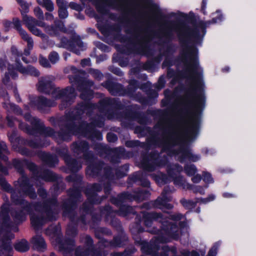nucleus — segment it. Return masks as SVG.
Segmentation results:
<instances>
[{
	"label": "nucleus",
	"instance_id": "nucleus-1",
	"mask_svg": "<svg viewBox=\"0 0 256 256\" xmlns=\"http://www.w3.org/2000/svg\"><path fill=\"white\" fill-rule=\"evenodd\" d=\"M168 27L172 30L175 28L178 42L182 48L179 60L186 67L184 76L192 74L190 78L196 83L194 87L184 88V102L180 112L182 116H192L190 125L185 132L188 136H196L200 130L201 117L206 103L202 72L198 71L200 64L197 46H202L203 36H201L196 27L192 28L182 20L177 22L170 21Z\"/></svg>",
	"mask_w": 256,
	"mask_h": 256
},
{
	"label": "nucleus",
	"instance_id": "nucleus-2",
	"mask_svg": "<svg viewBox=\"0 0 256 256\" xmlns=\"http://www.w3.org/2000/svg\"><path fill=\"white\" fill-rule=\"evenodd\" d=\"M82 176L77 174L68 175L66 178L68 182H73L72 187L67 190L68 198L65 199L62 204V216L70 218L74 214V220L78 225L81 222L85 225L86 224V214H82L77 218V213L76 211L78 208V202L82 197Z\"/></svg>",
	"mask_w": 256,
	"mask_h": 256
},
{
	"label": "nucleus",
	"instance_id": "nucleus-3",
	"mask_svg": "<svg viewBox=\"0 0 256 256\" xmlns=\"http://www.w3.org/2000/svg\"><path fill=\"white\" fill-rule=\"evenodd\" d=\"M98 120H95L91 122L82 120L78 125L76 122H67L64 125V128H60L58 132V138L62 141L69 142L72 136L80 135L91 140L95 139L101 140L102 139V132L96 128Z\"/></svg>",
	"mask_w": 256,
	"mask_h": 256
},
{
	"label": "nucleus",
	"instance_id": "nucleus-4",
	"mask_svg": "<svg viewBox=\"0 0 256 256\" xmlns=\"http://www.w3.org/2000/svg\"><path fill=\"white\" fill-rule=\"evenodd\" d=\"M12 162L13 167L22 175L18 180L20 188L18 192H22L24 196H28L30 199L35 200L37 198V194L33 185L30 183L29 178L25 174L24 167L26 166L32 174H36L38 173V166L26 158H14Z\"/></svg>",
	"mask_w": 256,
	"mask_h": 256
},
{
	"label": "nucleus",
	"instance_id": "nucleus-5",
	"mask_svg": "<svg viewBox=\"0 0 256 256\" xmlns=\"http://www.w3.org/2000/svg\"><path fill=\"white\" fill-rule=\"evenodd\" d=\"M142 220L146 227H150L154 221L160 223V228L154 227L149 231L150 233L158 234L162 232L164 234L174 240L179 238L178 228L176 223L166 220L162 213L144 212H142Z\"/></svg>",
	"mask_w": 256,
	"mask_h": 256
},
{
	"label": "nucleus",
	"instance_id": "nucleus-6",
	"mask_svg": "<svg viewBox=\"0 0 256 256\" xmlns=\"http://www.w3.org/2000/svg\"><path fill=\"white\" fill-rule=\"evenodd\" d=\"M163 134L168 135L166 141L170 142V147L169 150H162V152H168L169 155H178L180 154L178 158L180 163H183L186 159H188L192 152L184 141L182 140L180 137L176 136V132L166 128L163 130Z\"/></svg>",
	"mask_w": 256,
	"mask_h": 256
},
{
	"label": "nucleus",
	"instance_id": "nucleus-7",
	"mask_svg": "<svg viewBox=\"0 0 256 256\" xmlns=\"http://www.w3.org/2000/svg\"><path fill=\"white\" fill-rule=\"evenodd\" d=\"M154 129L158 128L162 130V138L158 136L159 134L158 132L152 130L150 127L146 125L136 126L135 132L142 136H146L148 134H150L151 137L147 140L148 144L162 147V150H169L170 147V142L166 141L168 135L163 134V130L166 128L172 130L170 128L164 127L161 123L158 122L154 125Z\"/></svg>",
	"mask_w": 256,
	"mask_h": 256
},
{
	"label": "nucleus",
	"instance_id": "nucleus-8",
	"mask_svg": "<svg viewBox=\"0 0 256 256\" xmlns=\"http://www.w3.org/2000/svg\"><path fill=\"white\" fill-rule=\"evenodd\" d=\"M16 198V205H22L23 209L25 210L27 214L34 213V210L36 212L44 213L57 212L55 208V207H57L58 205L56 198H48L42 202H30L22 197L20 199L18 198L17 196Z\"/></svg>",
	"mask_w": 256,
	"mask_h": 256
},
{
	"label": "nucleus",
	"instance_id": "nucleus-9",
	"mask_svg": "<svg viewBox=\"0 0 256 256\" xmlns=\"http://www.w3.org/2000/svg\"><path fill=\"white\" fill-rule=\"evenodd\" d=\"M150 196V192L148 190L138 188L132 192L124 191L118 194L116 196H112L110 202L114 206L124 204L126 202L136 201L138 202L148 200Z\"/></svg>",
	"mask_w": 256,
	"mask_h": 256
},
{
	"label": "nucleus",
	"instance_id": "nucleus-10",
	"mask_svg": "<svg viewBox=\"0 0 256 256\" xmlns=\"http://www.w3.org/2000/svg\"><path fill=\"white\" fill-rule=\"evenodd\" d=\"M168 163V160L166 156L160 158L158 152L154 150L143 156L142 164L144 170L152 172L155 170L156 167H164Z\"/></svg>",
	"mask_w": 256,
	"mask_h": 256
},
{
	"label": "nucleus",
	"instance_id": "nucleus-11",
	"mask_svg": "<svg viewBox=\"0 0 256 256\" xmlns=\"http://www.w3.org/2000/svg\"><path fill=\"white\" fill-rule=\"evenodd\" d=\"M76 96V90L73 86H68L57 91L56 98L62 100L59 105L60 109L63 110L70 107L74 102Z\"/></svg>",
	"mask_w": 256,
	"mask_h": 256
},
{
	"label": "nucleus",
	"instance_id": "nucleus-12",
	"mask_svg": "<svg viewBox=\"0 0 256 256\" xmlns=\"http://www.w3.org/2000/svg\"><path fill=\"white\" fill-rule=\"evenodd\" d=\"M44 214L46 216H44L42 214H37L35 213L28 214L30 216L32 226L34 230H39L46 223L52 222L57 220V212Z\"/></svg>",
	"mask_w": 256,
	"mask_h": 256
},
{
	"label": "nucleus",
	"instance_id": "nucleus-13",
	"mask_svg": "<svg viewBox=\"0 0 256 256\" xmlns=\"http://www.w3.org/2000/svg\"><path fill=\"white\" fill-rule=\"evenodd\" d=\"M164 36L165 38L164 40L163 41V44L166 45V49L163 52L162 54L166 57V58L163 62V64H166L168 66L172 65L170 60L168 59L170 56H172L175 52L176 50L174 46L170 42L174 38V34L172 30L170 27H168L164 32Z\"/></svg>",
	"mask_w": 256,
	"mask_h": 256
},
{
	"label": "nucleus",
	"instance_id": "nucleus-14",
	"mask_svg": "<svg viewBox=\"0 0 256 256\" xmlns=\"http://www.w3.org/2000/svg\"><path fill=\"white\" fill-rule=\"evenodd\" d=\"M76 46L80 48L84 46V42L79 36H72L70 39L66 36H62L60 39V47L79 54L80 52Z\"/></svg>",
	"mask_w": 256,
	"mask_h": 256
},
{
	"label": "nucleus",
	"instance_id": "nucleus-15",
	"mask_svg": "<svg viewBox=\"0 0 256 256\" xmlns=\"http://www.w3.org/2000/svg\"><path fill=\"white\" fill-rule=\"evenodd\" d=\"M98 104L100 112H113L122 110L124 108V104L118 98H106L100 100Z\"/></svg>",
	"mask_w": 256,
	"mask_h": 256
},
{
	"label": "nucleus",
	"instance_id": "nucleus-16",
	"mask_svg": "<svg viewBox=\"0 0 256 256\" xmlns=\"http://www.w3.org/2000/svg\"><path fill=\"white\" fill-rule=\"evenodd\" d=\"M102 186L98 183H94L85 188L84 192L87 197V200L92 204H101L106 198V196H99L98 192L102 190Z\"/></svg>",
	"mask_w": 256,
	"mask_h": 256
},
{
	"label": "nucleus",
	"instance_id": "nucleus-17",
	"mask_svg": "<svg viewBox=\"0 0 256 256\" xmlns=\"http://www.w3.org/2000/svg\"><path fill=\"white\" fill-rule=\"evenodd\" d=\"M23 23L34 35L42 38H44L46 36L42 32L41 30L36 28V26L44 27V22L38 20L32 16H26L24 18Z\"/></svg>",
	"mask_w": 256,
	"mask_h": 256
},
{
	"label": "nucleus",
	"instance_id": "nucleus-18",
	"mask_svg": "<svg viewBox=\"0 0 256 256\" xmlns=\"http://www.w3.org/2000/svg\"><path fill=\"white\" fill-rule=\"evenodd\" d=\"M30 104L32 107H36L42 112H44L47 108L54 107L55 106L54 100L42 96L31 98Z\"/></svg>",
	"mask_w": 256,
	"mask_h": 256
},
{
	"label": "nucleus",
	"instance_id": "nucleus-19",
	"mask_svg": "<svg viewBox=\"0 0 256 256\" xmlns=\"http://www.w3.org/2000/svg\"><path fill=\"white\" fill-rule=\"evenodd\" d=\"M68 78L70 83L76 86L79 92L90 90V88L94 84L93 81L86 80L80 74L70 75Z\"/></svg>",
	"mask_w": 256,
	"mask_h": 256
},
{
	"label": "nucleus",
	"instance_id": "nucleus-20",
	"mask_svg": "<svg viewBox=\"0 0 256 256\" xmlns=\"http://www.w3.org/2000/svg\"><path fill=\"white\" fill-rule=\"evenodd\" d=\"M10 140L11 142H16V146L19 144L26 145L32 148H40L44 146V143L40 138L28 140L20 136H12L10 138Z\"/></svg>",
	"mask_w": 256,
	"mask_h": 256
},
{
	"label": "nucleus",
	"instance_id": "nucleus-21",
	"mask_svg": "<svg viewBox=\"0 0 256 256\" xmlns=\"http://www.w3.org/2000/svg\"><path fill=\"white\" fill-rule=\"evenodd\" d=\"M24 117L26 121L30 123L32 126L26 123L20 122L19 124V128L28 134L34 136V128H36V125L34 124L36 123L37 121L39 123L40 121V119L36 117H32L31 114L28 112L24 114Z\"/></svg>",
	"mask_w": 256,
	"mask_h": 256
},
{
	"label": "nucleus",
	"instance_id": "nucleus-22",
	"mask_svg": "<svg viewBox=\"0 0 256 256\" xmlns=\"http://www.w3.org/2000/svg\"><path fill=\"white\" fill-rule=\"evenodd\" d=\"M10 205L8 203H4L0 206V225L2 228L10 230L11 228V221L9 215Z\"/></svg>",
	"mask_w": 256,
	"mask_h": 256
},
{
	"label": "nucleus",
	"instance_id": "nucleus-23",
	"mask_svg": "<svg viewBox=\"0 0 256 256\" xmlns=\"http://www.w3.org/2000/svg\"><path fill=\"white\" fill-rule=\"evenodd\" d=\"M102 86L113 96H124V86L120 83L108 80L102 84Z\"/></svg>",
	"mask_w": 256,
	"mask_h": 256
},
{
	"label": "nucleus",
	"instance_id": "nucleus-24",
	"mask_svg": "<svg viewBox=\"0 0 256 256\" xmlns=\"http://www.w3.org/2000/svg\"><path fill=\"white\" fill-rule=\"evenodd\" d=\"M105 164L104 161L96 159L88 164L86 172L93 178L100 176H102V170Z\"/></svg>",
	"mask_w": 256,
	"mask_h": 256
},
{
	"label": "nucleus",
	"instance_id": "nucleus-25",
	"mask_svg": "<svg viewBox=\"0 0 256 256\" xmlns=\"http://www.w3.org/2000/svg\"><path fill=\"white\" fill-rule=\"evenodd\" d=\"M96 238L100 240L102 242L108 243L110 246L114 248L123 246L125 245L124 242L128 240V237L122 234L114 236L113 239L110 241H108L103 237L99 236L97 233L96 234Z\"/></svg>",
	"mask_w": 256,
	"mask_h": 256
},
{
	"label": "nucleus",
	"instance_id": "nucleus-26",
	"mask_svg": "<svg viewBox=\"0 0 256 256\" xmlns=\"http://www.w3.org/2000/svg\"><path fill=\"white\" fill-rule=\"evenodd\" d=\"M38 178H41L46 182H55L58 179V176L52 171L49 170H42L38 166V173L33 174Z\"/></svg>",
	"mask_w": 256,
	"mask_h": 256
},
{
	"label": "nucleus",
	"instance_id": "nucleus-27",
	"mask_svg": "<svg viewBox=\"0 0 256 256\" xmlns=\"http://www.w3.org/2000/svg\"><path fill=\"white\" fill-rule=\"evenodd\" d=\"M15 62L16 68L20 73L36 77H38L40 75L39 70L34 66L31 65H28L26 67L24 66L19 58H16Z\"/></svg>",
	"mask_w": 256,
	"mask_h": 256
},
{
	"label": "nucleus",
	"instance_id": "nucleus-28",
	"mask_svg": "<svg viewBox=\"0 0 256 256\" xmlns=\"http://www.w3.org/2000/svg\"><path fill=\"white\" fill-rule=\"evenodd\" d=\"M12 251L10 238L8 234H4L0 238V256H12Z\"/></svg>",
	"mask_w": 256,
	"mask_h": 256
},
{
	"label": "nucleus",
	"instance_id": "nucleus-29",
	"mask_svg": "<svg viewBox=\"0 0 256 256\" xmlns=\"http://www.w3.org/2000/svg\"><path fill=\"white\" fill-rule=\"evenodd\" d=\"M0 186L2 190L11 194V200L16 205V202L15 200L16 198V196L18 197V198L20 199L22 198L21 196H19L16 193V190L8 182L6 178L2 176H0Z\"/></svg>",
	"mask_w": 256,
	"mask_h": 256
},
{
	"label": "nucleus",
	"instance_id": "nucleus-30",
	"mask_svg": "<svg viewBox=\"0 0 256 256\" xmlns=\"http://www.w3.org/2000/svg\"><path fill=\"white\" fill-rule=\"evenodd\" d=\"M38 156L48 167H54L58 162V159L56 154L40 151L38 152Z\"/></svg>",
	"mask_w": 256,
	"mask_h": 256
},
{
	"label": "nucleus",
	"instance_id": "nucleus-31",
	"mask_svg": "<svg viewBox=\"0 0 256 256\" xmlns=\"http://www.w3.org/2000/svg\"><path fill=\"white\" fill-rule=\"evenodd\" d=\"M140 108V106L136 104L128 106L124 104V108L122 110V114L126 119L134 120Z\"/></svg>",
	"mask_w": 256,
	"mask_h": 256
},
{
	"label": "nucleus",
	"instance_id": "nucleus-32",
	"mask_svg": "<svg viewBox=\"0 0 256 256\" xmlns=\"http://www.w3.org/2000/svg\"><path fill=\"white\" fill-rule=\"evenodd\" d=\"M3 24L6 32L9 31L12 26V28L18 32L19 34L24 30L22 28V22L17 17L13 18L12 21L4 20Z\"/></svg>",
	"mask_w": 256,
	"mask_h": 256
},
{
	"label": "nucleus",
	"instance_id": "nucleus-33",
	"mask_svg": "<svg viewBox=\"0 0 256 256\" xmlns=\"http://www.w3.org/2000/svg\"><path fill=\"white\" fill-rule=\"evenodd\" d=\"M160 249V246L156 242H148L145 241L141 246L140 250L142 254L153 256Z\"/></svg>",
	"mask_w": 256,
	"mask_h": 256
},
{
	"label": "nucleus",
	"instance_id": "nucleus-34",
	"mask_svg": "<svg viewBox=\"0 0 256 256\" xmlns=\"http://www.w3.org/2000/svg\"><path fill=\"white\" fill-rule=\"evenodd\" d=\"M36 125V128H34V134L38 133L40 134L44 135L45 136L52 137L55 134L56 132L54 128L50 127L45 126L44 122L37 121L36 123L34 124Z\"/></svg>",
	"mask_w": 256,
	"mask_h": 256
},
{
	"label": "nucleus",
	"instance_id": "nucleus-35",
	"mask_svg": "<svg viewBox=\"0 0 256 256\" xmlns=\"http://www.w3.org/2000/svg\"><path fill=\"white\" fill-rule=\"evenodd\" d=\"M89 148V144L86 140L74 142L72 145V150L74 153H76L77 154H82L85 151L88 150Z\"/></svg>",
	"mask_w": 256,
	"mask_h": 256
},
{
	"label": "nucleus",
	"instance_id": "nucleus-36",
	"mask_svg": "<svg viewBox=\"0 0 256 256\" xmlns=\"http://www.w3.org/2000/svg\"><path fill=\"white\" fill-rule=\"evenodd\" d=\"M128 85L125 88L124 87V96H126L130 98L136 94V92L139 87V82L135 79H131L128 82Z\"/></svg>",
	"mask_w": 256,
	"mask_h": 256
},
{
	"label": "nucleus",
	"instance_id": "nucleus-37",
	"mask_svg": "<svg viewBox=\"0 0 256 256\" xmlns=\"http://www.w3.org/2000/svg\"><path fill=\"white\" fill-rule=\"evenodd\" d=\"M116 206L118 207V210L116 211V213L120 216L126 217L132 214L136 216L137 214H138L132 206L125 204H121Z\"/></svg>",
	"mask_w": 256,
	"mask_h": 256
},
{
	"label": "nucleus",
	"instance_id": "nucleus-38",
	"mask_svg": "<svg viewBox=\"0 0 256 256\" xmlns=\"http://www.w3.org/2000/svg\"><path fill=\"white\" fill-rule=\"evenodd\" d=\"M65 163L70 172L74 173L71 175H78V174H76V173L82 168V166L81 163H80L76 159L72 158V156L68 159L65 162ZM78 175L80 176V174Z\"/></svg>",
	"mask_w": 256,
	"mask_h": 256
},
{
	"label": "nucleus",
	"instance_id": "nucleus-39",
	"mask_svg": "<svg viewBox=\"0 0 256 256\" xmlns=\"http://www.w3.org/2000/svg\"><path fill=\"white\" fill-rule=\"evenodd\" d=\"M38 90L41 92L50 94L54 90V86L50 80H40L38 82Z\"/></svg>",
	"mask_w": 256,
	"mask_h": 256
},
{
	"label": "nucleus",
	"instance_id": "nucleus-40",
	"mask_svg": "<svg viewBox=\"0 0 256 256\" xmlns=\"http://www.w3.org/2000/svg\"><path fill=\"white\" fill-rule=\"evenodd\" d=\"M162 54H160L151 60H148L142 66L144 70H148L155 68L156 64H158L162 60Z\"/></svg>",
	"mask_w": 256,
	"mask_h": 256
},
{
	"label": "nucleus",
	"instance_id": "nucleus-41",
	"mask_svg": "<svg viewBox=\"0 0 256 256\" xmlns=\"http://www.w3.org/2000/svg\"><path fill=\"white\" fill-rule=\"evenodd\" d=\"M33 246L38 251L44 252L46 248V244L44 238L40 236L33 237Z\"/></svg>",
	"mask_w": 256,
	"mask_h": 256
},
{
	"label": "nucleus",
	"instance_id": "nucleus-42",
	"mask_svg": "<svg viewBox=\"0 0 256 256\" xmlns=\"http://www.w3.org/2000/svg\"><path fill=\"white\" fill-rule=\"evenodd\" d=\"M152 176L158 184L164 185L170 182L168 175L161 172H158L157 174H153Z\"/></svg>",
	"mask_w": 256,
	"mask_h": 256
},
{
	"label": "nucleus",
	"instance_id": "nucleus-43",
	"mask_svg": "<svg viewBox=\"0 0 256 256\" xmlns=\"http://www.w3.org/2000/svg\"><path fill=\"white\" fill-rule=\"evenodd\" d=\"M144 174L143 172L138 171L129 176L127 179L128 186H130L133 184H137L138 185Z\"/></svg>",
	"mask_w": 256,
	"mask_h": 256
},
{
	"label": "nucleus",
	"instance_id": "nucleus-44",
	"mask_svg": "<svg viewBox=\"0 0 256 256\" xmlns=\"http://www.w3.org/2000/svg\"><path fill=\"white\" fill-rule=\"evenodd\" d=\"M146 114L152 116L154 118L166 117L169 115V110L161 109H148L146 110Z\"/></svg>",
	"mask_w": 256,
	"mask_h": 256
},
{
	"label": "nucleus",
	"instance_id": "nucleus-45",
	"mask_svg": "<svg viewBox=\"0 0 256 256\" xmlns=\"http://www.w3.org/2000/svg\"><path fill=\"white\" fill-rule=\"evenodd\" d=\"M171 200V198L168 196H158L154 201L152 202V204L153 207L158 208L160 209L162 208L164 205Z\"/></svg>",
	"mask_w": 256,
	"mask_h": 256
},
{
	"label": "nucleus",
	"instance_id": "nucleus-46",
	"mask_svg": "<svg viewBox=\"0 0 256 256\" xmlns=\"http://www.w3.org/2000/svg\"><path fill=\"white\" fill-rule=\"evenodd\" d=\"M142 216L140 214H137L135 218V222L130 228V231L133 230L134 232L138 234H140L144 231V228L141 226Z\"/></svg>",
	"mask_w": 256,
	"mask_h": 256
},
{
	"label": "nucleus",
	"instance_id": "nucleus-47",
	"mask_svg": "<svg viewBox=\"0 0 256 256\" xmlns=\"http://www.w3.org/2000/svg\"><path fill=\"white\" fill-rule=\"evenodd\" d=\"M21 206L20 210H15L12 213V216L14 218V220L22 222L26 220V214H28L26 212L25 210L23 209L22 205Z\"/></svg>",
	"mask_w": 256,
	"mask_h": 256
},
{
	"label": "nucleus",
	"instance_id": "nucleus-48",
	"mask_svg": "<svg viewBox=\"0 0 256 256\" xmlns=\"http://www.w3.org/2000/svg\"><path fill=\"white\" fill-rule=\"evenodd\" d=\"M83 114L82 112L78 110V108H76V110L75 112H70L66 114L67 122H75V120H80L82 119Z\"/></svg>",
	"mask_w": 256,
	"mask_h": 256
},
{
	"label": "nucleus",
	"instance_id": "nucleus-49",
	"mask_svg": "<svg viewBox=\"0 0 256 256\" xmlns=\"http://www.w3.org/2000/svg\"><path fill=\"white\" fill-rule=\"evenodd\" d=\"M96 107L95 104L92 103L91 102L83 101L78 102L77 104L76 108L78 110L82 112L84 114L86 110H92L94 109Z\"/></svg>",
	"mask_w": 256,
	"mask_h": 256
},
{
	"label": "nucleus",
	"instance_id": "nucleus-50",
	"mask_svg": "<svg viewBox=\"0 0 256 256\" xmlns=\"http://www.w3.org/2000/svg\"><path fill=\"white\" fill-rule=\"evenodd\" d=\"M14 249L18 252H26L30 249L28 241L26 239H22L14 244Z\"/></svg>",
	"mask_w": 256,
	"mask_h": 256
},
{
	"label": "nucleus",
	"instance_id": "nucleus-51",
	"mask_svg": "<svg viewBox=\"0 0 256 256\" xmlns=\"http://www.w3.org/2000/svg\"><path fill=\"white\" fill-rule=\"evenodd\" d=\"M94 149L100 154H109L112 152V148L106 145L101 143H98L95 144Z\"/></svg>",
	"mask_w": 256,
	"mask_h": 256
},
{
	"label": "nucleus",
	"instance_id": "nucleus-52",
	"mask_svg": "<svg viewBox=\"0 0 256 256\" xmlns=\"http://www.w3.org/2000/svg\"><path fill=\"white\" fill-rule=\"evenodd\" d=\"M142 42L140 48V50L146 54H152L150 41L146 37H141Z\"/></svg>",
	"mask_w": 256,
	"mask_h": 256
},
{
	"label": "nucleus",
	"instance_id": "nucleus-53",
	"mask_svg": "<svg viewBox=\"0 0 256 256\" xmlns=\"http://www.w3.org/2000/svg\"><path fill=\"white\" fill-rule=\"evenodd\" d=\"M129 170V164H124L116 170L115 174L117 178H122L126 176Z\"/></svg>",
	"mask_w": 256,
	"mask_h": 256
},
{
	"label": "nucleus",
	"instance_id": "nucleus-54",
	"mask_svg": "<svg viewBox=\"0 0 256 256\" xmlns=\"http://www.w3.org/2000/svg\"><path fill=\"white\" fill-rule=\"evenodd\" d=\"M212 15L213 16L214 15L216 16H214L212 20H208V24L220 23L224 20L223 14L220 10H217L214 13H212Z\"/></svg>",
	"mask_w": 256,
	"mask_h": 256
},
{
	"label": "nucleus",
	"instance_id": "nucleus-55",
	"mask_svg": "<svg viewBox=\"0 0 256 256\" xmlns=\"http://www.w3.org/2000/svg\"><path fill=\"white\" fill-rule=\"evenodd\" d=\"M92 204L88 200L82 203L80 209L86 214H92L94 211V204Z\"/></svg>",
	"mask_w": 256,
	"mask_h": 256
},
{
	"label": "nucleus",
	"instance_id": "nucleus-56",
	"mask_svg": "<svg viewBox=\"0 0 256 256\" xmlns=\"http://www.w3.org/2000/svg\"><path fill=\"white\" fill-rule=\"evenodd\" d=\"M9 154L10 152L6 144L4 142H0V159L4 160V162H8V158L7 156L4 154Z\"/></svg>",
	"mask_w": 256,
	"mask_h": 256
},
{
	"label": "nucleus",
	"instance_id": "nucleus-57",
	"mask_svg": "<svg viewBox=\"0 0 256 256\" xmlns=\"http://www.w3.org/2000/svg\"><path fill=\"white\" fill-rule=\"evenodd\" d=\"M180 203L185 209L192 210L193 208H195L198 202H194L192 200L183 198L180 200Z\"/></svg>",
	"mask_w": 256,
	"mask_h": 256
},
{
	"label": "nucleus",
	"instance_id": "nucleus-58",
	"mask_svg": "<svg viewBox=\"0 0 256 256\" xmlns=\"http://www.w3.org/2000/svg\"><path fill=\"white\" fill-rule=\"evenodd\" d=\"M20 35L22 38L27 42V48L32 50L34 46V41L32 37L30 36L27 32L24 30Z\"/></svg>",
	"mask_w": 256,
	"mask_h": 256
},
{
	"label": "nucleus",
	"instance_id": "nucleus-59",
	"mask_svg": "<svg viewBox=\"0 0 256 256\" xmlns=\"http://www.w3.org/2000/svg\"><path fill=\"white\" fill-rule=\"evenodd\" d=\"M146 94H147L146 98H148V105L152 106L156 104V100L158 96V92L154 90L151 88Z\"/></svg>",
	"mask_w": 256,
	"mask_h": 256
},
{
	"label": "nucleus",
	"instance_id": "nucleus-60",
	"mask_svg": "<svg viewBox=\"0 0 256 256\" xmlns=\"http://www.w3.org/2000/svg\"><path fill=\"white\" fill-rule=\"evenodd\" d=\"M102 170L104 171L102 176L104 178L108 180H112L114 179V175L112 172V168L110 166H104Z\"/></svg>",
	"mask_w": 256,
	"mask_h": 256
},
{
	"label": "nucleus",
	"instance_id": "nucleus-61",
	"mask_svg": "<svg viewBox=\"0 0 256 256\" xmlns=\"http://www.w3.org/2000/svg\"><path fill=\"white\" fill-rule=\"evenodd\" d=\"M80 92V98L84 101L90 102L91 100L94 98V90L91 89Z\"/></svg>",
	"mask_w": 256,
	"mask_h": 256
},
{
	"label": "nucleus",
	"instance_id": "nucleus-62",
	"mask_svg": "<svg viewBox=\"0 0 256 256\" xmlns=\"http://www.w3.org/2000/svg\"><path fill=\"white\" fill-rule=\"evenodd\" d=\"M184 172L187 176H192L197 172L198 170L194 164H186L184 166Z\"/></svg>",
	"mask_w": 256,
	"mask_h": 256
},
{
	"label": "nucleus",
	"instance_id": "nucleus-63",
	"mask_svg": "<svg viewBox=\"0 0 256 256\" xmlns=\"http://www.w3.org/2000/svg\"><path fill=\"white\" fill-rule=\"evenodd\" d=\"M149 120L148 118L144 114L140 111L134 120L141 125H146L149 122Z\"/></svg>",
	"mask_w": 256,
	"mask_h": 256
},
{
	"label": "nucleus",
	"instance_id": "nucleus-64",
	"mask_svg": "<svg viewBox=\"0 0 256 256\" xmlns=\"http://www.w3.org/2000/svg\"><path fill=\"white\" fill-rule=\"evenodd\" d=\"M130 98H133L136 102L140 103L142 106H148V101L147 100L148 98H146V96H144L140 92L136 93Z\"/></svg>",
	"mask_w": 256,
	"mask_h": 256
}]
</instances>
